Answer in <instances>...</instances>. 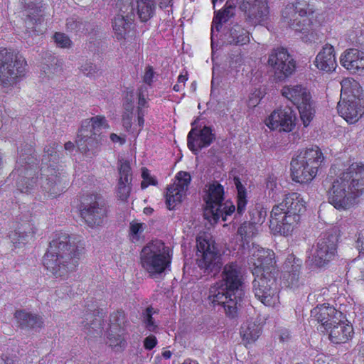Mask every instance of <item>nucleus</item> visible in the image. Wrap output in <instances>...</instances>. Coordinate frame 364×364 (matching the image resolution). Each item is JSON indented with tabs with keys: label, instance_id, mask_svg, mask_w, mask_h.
<instances>
[{
	"label": "nucleus",
	"instance_id": "21",
	"mask_svg": "<svg viewBox=\"0 0 364 364\" xmlns=\"http://www.w3.org/2000/svg\"><path fill=\"white\" fill-rule=\"evenodd\" d=\"M191 181V175L186 171H179L176 176V181L167 188L166 203L169 210H173L181 203L186 195Z\"/></svg>",
	"mask_w": 364,
	"mask_h": 364
},
{
	"label": "nucleus",
	"instance_id": "28",
	"mask_svg": "<svg viewBox=\"0 0 364 364\" xmlns=\"http://www.w3.org/2000/svg\"><path fill=\"white\" fill-rule=\"evenodd\" d=\"M343 67L353 73L364 70V52L355 48L346 50L340 57Z\"/></svg>",
	"mask_w": 364,
	"mask_h": 364
},
{
	"label": "nucleus",
	"instance_id": "12",
	"mask_svg": "<svg viewBox=\"0 0 364 364\" xmlns=\"http://www.w3.org/2000/svg\"><path fill=\"white\" fill-rule=\"evenodd\" d=\"M33 148L31 145H25V148L18 151L16 168L11 175L16 179V186L21 193H31L36 186V178H30L32 175L36 159L33 156Z\"/></svg>",
	"mask_w": 364,
	"mask_h": 364
},
{
	"label": "nucleus",
	"instance_id": "44",
	"mask_svg": "<svg viewBox=\"0 0 364 364\" xmlns=\"http://www.w3.org/2000/svg\"><path fill=\"white\" fill-rule=\"evenodd\" d=\"M35 233L34 228H30L28 230H15L10 234L9 237L14 244H24L31 239Z\"/></svg>",
	"mask_w": 364,
	"mask_h": 364
},
{
	"label": "nucleus",
	"instance_id": "15",
	"mask_svg": "<svg viewBox=\"0 0 364 364\" xmlns=\"http://www.w3.org/2000/svg\"><path fill=\"white\" fill-rule=\"evenodd\" d=\"M282 94L296 106L304 127H307L315 114L309 91L301 85L285 86Z\"/></svg>",
	"mask_w": 364,
	"mask_h": 364
},
{
	"label": "nucleus",
	"instance_id": "47",
	"mask_svg": "<svg viewBox=\"0 0 364 364\" xmlns=\"http://www.w3.org/2000/svg\"><path fill=\"white\" fill-rule=\"evenodd\" d=\"M131 182L119 181L117 188V196L121 200H126L129 196L131 191Z\"/></svg>",
	"mask_w": 364,
	"mask_h": 364
},
{
	"label": "nucleus",
	"instance_id": "3",
	"mask_svg": "<svg viewBox=\"0 0 364 364\" xmlns=\"http://www.w3.org/2000/svg\"><path fill=\"white\" fill-rule=\"evenodd\" d=\"M364 194V165L352 164L332 182L328 201L337 210H346Z\"/></svg>",
	"mask_w": 364,
	"mask_h": 364
},
{
	"label": "nucleus",
	"instance_id": "5",
	"mask_svg": "<svg viewBox=\"0 0 364 364\" xmlns=\"http://www.w3.org/2000/svg\"><path fill=\"white\" fill-rule=\"evenodd\" d=\"M119 12L114 17L112 27L118 40L125 38L129 32L134 17L135 11L142 22H146L155 13L154 0H117Z\"/></svg>",
	"mask_w": 364,
	"mask_h": 364
},
{
	"label": "nucleus",
	"instance_id": "13",
	"mask_svg": "<svg viewBox=\"0 0 364 364\" xmlns=\"http://www.w3.org/2000/svg\"><path fill=\"white\" fill-rule=\"evenodd\" d=\"M338 237L330 232L321 234L310 250L306 264L315 267H325L336 257Z\"/></svg>",
	"mask_w": 364,
	"mask_h": 364
},
{
	"label": "nucleus",
	"instance_id": "63",
	"mask_svg": "<svg viewBox=\"0 0 364 364\" xmlns=\"http://www.w3.org/2000/svg\"><path fill=\"white\" fill-rule=\"evenodd\" d=\"M187 80H188L187 74H186V75L181 74L178 77V83L181 84L182 86H184V84Z\"/></svg>",
	"mask_w": 364,
	"mask_h": 364
},
{
	"label": "nucleus",
	"instance_id": "53",
	"mask_svg": "<svg viewBox=\"0 0 364 364\" xmlns=\"http://www.w3.org/2000/svg\"><path fill=\"white\" fill-rule=\"evenodd\" d=\"M57 147V144L55 142L51 143L49 147L46 146L44 149L45 153L47 154V156L44 155L43 161H52L54 164L57 160L56 151L55 149Z\"/></svg>",
	"mask_w": 364,
	"mask_h": 364
},
{
	"label": "nucleus",
	"instance_id": "7",
	"mask_svg": "<svg viewBox=\"0 0 364 364\" xmlns=\"http://www.w3.org/2000/svg\"><path fill=\"white\" fill-rule=\"evenodd\" d=\"M323 159L321 149L316 146L301 151L291 162L292 180L300 183L311 181L316 176Z\"/></svg>",
	"mask_w": 364,
	"mask_h": 364
},
{
	"label": "nucleus",
	"instance_id": "56",
	"mask_svg": "<svg viewBox=\"0 0 364 364\" xmlns=\"http://www.w3.org/2000/svg\"><path fill=\"white\" fill-rule=\"evenodd\" d=\"M157 338L153 335L146 337L144 340V347L146 350H151L157 345Z\"/></svg>",
	"mask_w": 364,
	"mask_h": 364
},
{
	"label": "nucleus",
	"instance_id": "49",
	"mask_svg": "<svg viewBox=\"0 0 364 364\" xmlns=\"http://www.w3.org/2000/svg\"><path fill=\"white\" fill-rule=\"evenodd\" d=\"M93 316H94L93 314L91 313L87 314V318H86L87 321H83L82 322V323L84 326V327L87 328L89 331H90V329H92L95 331H99V333H101L100 327H98V329H96V328L97 327V326L100 325V321H97V319H95V320L92 319Z\"/></svg>",
	"mask_w": 364,
	"mask_h": 364
},
{
	"label": "nucleus",
	"instance_id": "57",
	"mask_svg": "<svg viewBox=\"0 0 364 364\" xmlns=\"http://www.w3.org/2000/svg\"><path fill=\"white\" fill-rule=\"evenodd\" d=\"M144 90H146V87H141L140 89L139 90V92H138L139 100H138L137 108H147L149 107L148 102L144 97Z\"/></svg>",
	"mask_w": 364,
	"mask_h": 364
},
{
	"label": "nucleus",
	"instance_id": "4",
	"mask_svg": "<svg viewBox=\"0 0 364 364\" xmlns=\"http://www.w3.org/2000/svg\"><path fill=\"white\" fill-rule=\"evenodd\" d=\"M304 201L298 193L286 195L282 203L275 205L271 212L269 228L274 233L287 236L298 224L304 212Z\"/></svg>",
	"mask_w": 364,
	"mask_h": 364
},
{
	"label": "nucleus",
	"instance_id": "20",
	"mask_svg": "<svg viewBox=\"0 0 364 364\" xmlns=\"http://www.w3.org/2000/svg\"><path fill=\"white\" fill-rule=\"evenodd\" d=\"M250 262L253 265L252 274L255 277L265 276L270 272L271 274L277 276V271L274 267V252L269 249L259 248L254 251Z\"/></svg>",
	"mask_w": 364,
	"mask_h": 364
},
{
	"label": "nucleus",
	"instance_id": "48",
	"mask_svg": "<svg viewBox=\"0 0 364 364\" xmlns=\"http://www.w3.org/2000/svg\"><path fill=\"white\" fill-rule=\"evenodd\" d=\"M80 70L84 75L88 77H95L100 70L96 65L89 61L82 64Z\"/></svg>",
	"mask_w": 364,
	"mask_h": 364
},
{
	"label": "nucleus",
	"instance_id": "62",
	"mask_svg": "<svg viewBox=\"0 0 364 364\" xmlns=\"http://www.w3.org/2000/svg\"><path fill=\"white\" fill-rule=\"evenodd\" d=\"M1 359L5 364H14L16 361V358L13 356L9 357L7 355H3Z\"/></svg>",
	"mask_w": 364,
	"mask_h": 364
},
{
	"label": "nucleus",
	"instance_id": "23",
	"mask_svg": "<svg viewBox=\"0 0 364 364\" xmlns=\"http://www.w3.org/2000/svg\"><path fill=\"white\" fill-rule=\"evenodd\" d=\"M215 139V135L210 127H193L187 136L188 149L198 154L203 148L209 146Z\"/></svg>",
	"mask_w": 364,
	"mask_h": 364
},
{
	"label": "nucleus",
	"instance_id": "24",
	"mask_svg": "<svg viewBox=\"0 0 364 364\" xmlns=\"http://www.w3.org/2000/svg\"><path fill=\"white\" fill-rule=\"evenodd\" d=\"M296 116L293 110L285 107L274 110L266 119V125L271 129L279 132H291L295 127Z\"/></svg>",
	"mask_w": 364,
	"mask_h": 364
},
{
	"label": "nucleus",
	"instance_id": "55",
	"mask_svg": "<svg viewBox=\"0 0 364 364\" xmlns=\"http://www.w3.org/2000/svg\"><path fill=\"white\" fill-rule=\"evenodd\" d=\"M134 107V95L133 92H131L129 97L128 95H127L126 100L124 102V109L125 110L124 113L133 114Z\"/></svg>",
	"mask_w": 364,
	"mask_h": 364
},
{
	"label": "nucleus",
	"instance_id": "2",
	"mask_svg": "<svg viewBox=\"0 0 364 364\" xmlns=\"http://www.w3.org/2000/svg\"><path fill=\"white\" fill-rule=\"evenodd\" d=\"M84 250V243L77 237L56 233L43 257V265L55 278L66 279L75 271Z\"/></svg>",
	"mask_w": 364,
	"mask_h": 364
},
{
	"label": "nucleus",
	"instance_id": "26",
	"mask_svg": "<svg viewBox=\"0 0 364 364\" xmlns=\"http://www.w3.org/2000/svg\"><path fill=\"white\" fill-rule=\"evenodd\" d=\"M301 265V259L294 255H288L283 265V282L286 287L296 289L302 284L299 277Z\"/></svg>",
	"mask_w": 364,
	"mask_h": 364
},
{
	"label": "nucleus",
	"instance_id": "39",
	"mask_svg": "<svg viewBox=\"0 0 364 364\" xmlns=\"http://www.w3.org/2000/svg\"><path fill=\"white\" fill-rule=\"evenodd\" d=\"M156 313L157 311L151 306L146 307L141 313V322L144 328L150 332L157 333L159 331V326L153 318V315Z\"/></svg>",
	"mask_w": 364,
	"mask_h": 364
},
{
	"label": "nucleus",
	"instance_id": "38",
	"mask_svg": "<svg viewBox=\"0 0 364 364\" xmlns=\"http://www.w3.org/2000/svg\"><path fill=\"white\" fill-rule=\"evenodd\" d=\"M66 29L68 31L77 35H86L90 32L91 25L79 17L72 16L67 19Z\"/></svg>",
	"mask_w": 364,
	"mask_h": 364
},
{
	"label": "nucleus",
	"instance_id": "42",
	"mask_svg": "<svg viewBox=\"0 0 364 364\" xmlns=\"http://www.w3.org/2000/svg\"><path fill=\"white\" fill-rule=\"evenodd\" d=\"M257 226L248 221L243 223L239 227L237 234L244 242L248 243L250 240L257 235Z\"/></svg>",
	"mask_w": 364,
	"mask_h": 364
},
{
	"label": "nucleus",
	"instance_id": "50",
	"mask_svg": "<svg viewBox=\"0 0 364 364\" xmlns=\"http://www.w3.org/2000/svg\"><path fill=\"white\" fill-rule=\"evenodd\" d=\"M53 38L57 46L60 48H68L71 45L70 39L65 33H55Z\"/></svg>",
	"mask_w": 364,
	"mask_h": 364
},
{
	"label": "nucleus",
	"instance_id": "59",
	"mask_svg": "<svg viewBox=\"0 0 364 364\" xmlns=\"http://www.w3.org/2000/svg\"><path fill=\"white\" fill-rule=\"evenodd\" d=\"M50 58H51L50 66L52 68H50L49 65H47V66H48L49 69H53V72H57L58 68L60 69V68L62 66V62L60 61V60L58 59L57 58H55L54 56H50Z\"/></svg>",
	"mask_w": 364,
	"mask_h": 364
},
{
	"label": "nucleus",
	"instance_id": "41",
	"mask_svg": "<svg viewBox=\"0 0 364 364\" xmlns=\"http://www.w3.org/2000/svg\"><path fill=\"white\" fill-rule=\"evenodd\" d=\"M234 182L237 191V214L242 215L245 210L247 203L246 189L241 183L239 178L235 177Z\"/></svg>",
	"mask_w": 364,
	"mask_h": 364
},
{
	"label": "nucleus",
	"instance_id": "19",
	"mask_svg": "<svg viewBox=\"0 0 364 364\" xmlns=\"http://www.w3.org/2000/svg\"><path fill=\"white\" fill-rule=\"evenodd\" d=\"M240 9L244 13L245 22L251 26L261 24L268 18L267 0H242Z\"/></svg>",
	"mask_w": 364,
	"mask_h": 364
},
{
	"label": "nucleus",
	"instance_id": "58",
	"mask_svg": "<svg viewBox=\"0 0 364 364\" xmlns=\"http://www.w3.org/2000/svg\"><path fill=\"white\" fill-rule=\"evenodd\" d=\"M132 114L124 113L122 115L123 127L128 131L132 127Z\"/></svg>",
	"mask_w": 364,
	"mask_h": 364
},
{
	"label": "nucleus",
	"instance_id": "34",
	"mask_svg": "<svg viewBox=\"0 0 364 364\" xmlns=\"http://www.w3.org/2000/svg\"><path fill=\"white\" fill-rule=\"evenodd\" d=\"M235 6L230 2L226 1L222 10L215 11V16L213 19L211 26V39L213 41V36L215 31L218 32L222 27L223 23L228 22L235 16Z\"/></svg>",
	"mask_w": 364,
	"mask_h": 364
},
{
	"label": "nucleus",
	"instance_id": "22",
	"mask_svg": "<svg viewBox=\"0 0 364 364\" xmlns=\"http://www.w3.org/2000/svg\"><path fill=\"white\" fill-rule=\"evenodd\" d=\"M23 4L24 22L28 33L39 32L37 26L43 21L44 12L42 0H21Z\"/></svg>",
	"mask_w": 364,
	"mask_h": 364
},
{
	"label": "nucleus",
	"instance_id": "64",
	"mask_svg": "<svg viewBox=\"0 0 364 364\" xmlns=\"http://www.w3.org/2000/svg\"><path fill=\"white\" fill-rule=\"evenodd\" d=\"M73 149L74 144L71 141H68L65 144V149L68 151H72Z\"/></svg>",
	"mask_w": 364,
	"mask_h": 364
},
{
	"label": "nucleus",
	"instance_id": "40",
	"mask_svg": "<svg viewBox=\"0 0 364 364\" xmlns=\"http://www.w3.org/2000/svg\"><path fill=\"white\" fill-rule=\"evenodd\" d=\"M129 325V321L122 310H117L113 312L109 316V328L117 330L122 328L127 331V326Z\"/></svg>",
	"mask_w": 364,
	"mask_h": 364
},
{
	"label": "nucleus",
	"instance_id": "61",
	"mask_svg": "<svg viewBox=\"0 0 364 364\" xmlns=\"http://www.w3.org/2000/svg\"><path fill=\"white\" fill-rule=\"evenodd\" d=\"M110 139L114 143L119 142L120 144H123L125 143V139L124 138L121 137V136H119L117 134H114V133L110 134Z\"/></svg>",
	"mask_w": 364,
	"mask_h": 364
},
{
	"label": "nucleus",
	"instance_id": "45",
	"mask_svg": "<svg viewBox=\"0 0 364 364\" xmlns=\"http://www.w3.org/2000/svg\"><path fill=\"white\" fill-rule=\"evenodd\" d=\"M119 165V181H124L125 182H132V168L130 164L128 161L124 159H119L118 161Z\"/></svg>",
	"mask_w": 364,
	"mask_h": 364
},
{
	"label": "nucleus",
	"instance_id": "18",
	"mask_svg": "<svg viewBox=\"0 0 364 364\" xmlns=\"http://www.w3.org/2000/svg\"><path fill=\"white\" fill-rule=\"evenodd\" d=\"M277 277L269 272L265 276L255 277L252 282L255 297L265 306H273L278 301L279 285Z\"/></svg>",
	"mask_w": 364,
	"mask_h": 364
},
{
	"label": "nucleus",
	"instance_id": "52",
	"mask_svg": "<svg viewBox=\"0 0 364 364\" xmlns=\"http://www.w3.org/2000/svg\"><path fill=\"white\" fill-rule=\"evenodd\" d=\"M141 176L143 181L141 183V188H146L149 185H156L157 181L151 176L149 171L147 168H143L141 171Z\"/></svg>",
	"mask_w": 364,
	"mask_h": 364
},
{
	"label": "nucleus",
	"instance_id": "37",
	"mask_svg": "<svg viewBox=\"0 0 364 364\" xmlns=\"http://www.w3.org/2000/svg\"><path fill=\"white\" fill-rule=\"evenodd\" d=\"M260 333L259 325L251 321L244 323L240 328V335L246 344L255 342L259 338Z\"/></svg>",
	"mask_w": 364,
	"mask_h": 364
},
{
	"label": "nucleus",
	"instance_id": "60",
	"mask_svg": "<svg viewBox=\"0 0 364 364\" xmlns=\"http://www.w3.org/2000/svg\"><path fill=\"white\" fill-rule=\"evenodd\" d=\"M355 245L359 252L364 254V237L361 233H358V235Z\"/></svg>",
	"mask_w": 364,
	"mask_h": 364
},
{
	"label": "nucleus",
	"instance_id": "25",
	"mask_svg": "<svg viewBox=\"0 0 364 364\" xmlns=\"http://www.w3.org/2000/svg\"><path fill=\"white\" fill-rule=\"evenodd\" d=\"M41 171L46 176V182L41 188L53 198L60 196L67 186V181L64 176L54 167L53 164H50L46 168H41Z\"/></svg>",
	"mask_w": 364,
	"mask_h": 364
},
{
	"label": "nucleus",
	"instance_id": "8",
	"mask_svg": "<svg viewBox=\"0 0 364 364\" xmlns=\"http://www.w3.org/2000/svg\"><path fill=\"white\" fill-rule=\"evenodd\" d=\"M341 95L343 97L337 105L339 115L347 122H356L364 113V107L361 105L359 83L352 78H345L341 82Z\"/></svg>",
	"mask_w": 364,
	"mask_h": 364
},
{
	"label": "nucleus",
	"instance_id": "43",
	"mask_svg": "<svg viewBox=\"0 0 364 364\" xmlns=\"http://www.w3.org/2000/svg\"><path fill=\"white\" fill-rule=\"evenodd\" d=\"M282 191V186L277 183V178L274 176H269L266 182V193L269 198L274 201L279 198V193Z\"/></svg>",
	"mask_w": 364,
	"mask_h": 364
},
{
	"label": "nucleus",
	"instance_id": "1",
	"mask_svg": "<svg viewBox=\"0 0 364 364\" xmlns=\"http://www.w3.org/2000/svg\"><path fill=\"white\" fill-rule=\"evenodd\" d=\"M245 278L236 262L226 264L220 281L209 289L208 299L214 306L221 305L230 317H235L245 299Z\"/></svg>",
	"mask_w": 364,
	"mask_h": 364
},
{
	"label": "nucleus",
	"instance_id": "17",
	"mask_svg": "<svg viewBox=\"0 0 364 364\" xmlns=\"http://www.w3.org/2000/svg\"><path fill=\"white\" fill-rule=\"evenodd\" d=\"M268 65L274 73L278 81H284L291 76L296 70V62L287 49L283 47L272 48L268 55Z\"/></svg>",
	"mask_w": 364,
	"mask_h": 364
},
{
	"label": "nucleus",
	"instance_id": "35",
	"mask_svg": "<svg viewBox=\"0 0 364 364\" xmlns=\"http://www.w3.org/2000/svg\"><path fill=\"white\" fill-rule=\"evenodd\" d=\"M108 124L105 117L96 116L90 119L82 122L81 128L79 131V136L84 137L89 136L90 134H94L95 132L100 134L102 128H107Z\"/></svg>",
	"mask_w": 364,
	"mask_h": 364
},
{
	"label": "nucleus",
	"instance_id": "11",
	"mask_svg": "<svg viewBox=\"0 0 364 364\" xmlns=\"http://www.w3.org/2000/svg\"><path fill=\"white\" fill-rule=\"evenodd\" d=\"M197 264L207 274H217L223 266L222 255L208 235L197 238Z\"/></svg>",
	"mask_w": 364,
	"mask_h": 364
},
{
	"label": "nucleus",
	"instance_id": "16",
	"mask_svg": "<svg viewBox=\"0 0 364 364\" xmlns=\"http://www.w3.org/2000/svg\"><path fill=\"white\" fill-rule=\"evenodd\" d=\"M108 208L106 200L98 194H92L84 198L81 205L80 215L90 228L101 226L107 216Z\"/></svg>",
	"mask_w": 364,
	"mask_h": 364
},
{
	"label": "nucleus",
	"instance_id": "10",
	"mask_svg": "<svg viewBox=\"0 0 364 364\" xmlns=\"http://www.w3.org/2000/svg\"><path fill=\"white\" fill-rule=\"evenodd\" d=\"M26 61L18 53L0 49V83L4 87L14 86L24 75Z\"/></svg>",
	"mask_w": 364,
	"mask_h": 364
},
{
	"label": "nucleus",
	"instance_id": "30",
	"mask_svg": "<svg viewBox=\"0 0 364 364\" xmlns=\"http://www.w3.org/2000/svg\"><path fill=\"white\" fill-rule=\"evenodd\" d=\"M315 63L317 68L321 70L326 72L334 70L337 63L333 46L326 44L316 55Z\"/></svg>",
	"mask_w": 364,
	"mask_h": 364
},
{
	"label": "nucleus",
	"instance_id": "46",
	"mask_svg": "<svg viewBox=\"0 0 364 364\" xmlns=\"http://www.w3.org/2000/svg\"><path fill=\"white\" fill-rule=\"evenodd\" d=\"M266 215V210H263V208L260 206H255L249 210V221L257 226V225L262 224L264 221Z\"/></svg>",
	"mask_w": 364,
	"mask_h": 364
},
{
	"label": "nucleus",
	"instance_id": "14",
	"mask_svg": "<svg viewBox=\"0 0 364 364\" xmlns=\"http://www.w3.org/2000/svg\"><path fill=\"white\" fill-rule=\"evenodd\" d=\"M315 11V7L309 0H296L288 4L282 11V17L295 31L305 33L310 28L309 16Z\"/></svg>",
	"mask_w": 364,
	"mask_h": 364
},
{
	"label": "nucleus",
	"instance_id": "32",
	"mask_svg": "<svg viewBox=\"0 0 364 364\" xmlns=\"http://www.w3.org/2000/svg\"><path fill=\"white\" fill-rule=\"evenodd\" d=\"M328 331L331 341L336 344L347 342L353 333L352 326L341 322L340 319Z\"/></svg>",
	"mask_w": 364,
	"mask_h": 364
},
{
	"label": "nucleus",
	"instance_id": "33",
	"mask_svg": "<svg viewBox=\"0 0 364 364\" xmlns=\"http://www.w3.org/2000/svg\"><path fill=\"white\" fill-rule=\"evenodd\" d=\"M102 141L100 134L95 132L94 134H90L89 136L77 135L76 144L78 149L88 156L95 155L99 150Z\"/></svg>",
	"mask_w": 364,
	"mask_h": 364
},
{
	"label": "nucleus",
	"instance_id": "31",
	"mask_svg": "<svg viewBox=\"0 0 364 364\" xmlns=\"http://www.w3.org/2000/svg\"><path fill=\"white\" fill-rule=\"evenodd\" d=\"M14 318L18 326L22 329L38 330L42 328L43 321L37 314L27 312L25 310H17L14 314Z\"/></svg>",
	"mask_w": 364,
	"mask_h": 364
},
{
	"label": "nucleus",
	"instance_id": "36",
	"mask_svg": "<svg viewBox=\"0 0 364 364\" xmlns=\"http://www.w3.org/2000/svg\"><path fill=\"white\" fill-rule=\"evenodd\" d=\"M126 334L127 331L122 328L117 330L109 328L107 332V343L116 350H122L127 346Z\"/></svg>",
	"mask_w": 364,
	"mask_h": 364
},
{
	"label": "nucleus",
	"instance_id": "51",
	"mask_svg": "<svg viewBox=\"0 0 364 364\" xmlns=\"http://www.w3.org/2000/svg\"><path fill=\"white\" fill-rule=\"evenodd\" d=\"M146 224L142 223L132 222L129 225L130 233L133 237L138 239L146 228Z\"/></svg>",
	"mask_w": 364,
	"mask_h": 364
},
{
	"label": "nucleus",
	"instance_id": "9",
	"mask_svg": "<svg viewBox=\"0 0 364 364\" xmlns=\"http://www.w3.org/2000/svg\"><path fill=\"white\" fill-rule=\"evenodd\" d=\"M142 267L151 276L163 273L171 264L170 249L161 240L149 242L140 254Z\"/></svg>",
	"mask_w": 364,
	"mask_h": 364
},
{
	"label": "nucleus",
	"instance_id": "27",
	"mask_svg": "<svg viewBox=\"0 0 364 364\" xmlns=\"http://www.w3.org/2000/svg\"><path fill=\"white\" fill-rule=\"evenodd\" d=\"M311 317H314L318 323H321L320 330L328 331L329 328H331L333 324L336 323V321L339 320L341 317L342 313L338 311L333 306H326L322 305L321 306H316L311 311Z\"/></svg>",
	"mask_w": 364,
	"mask_h": 364
},
{
	"label": "nucleus",
	"instance_id": "54",
	"mask_svg": "<svg viewBox=\"0 0 364 364\" xmlns=\"http://www.w3.org/2000/svg\"><path fill=\"white\" fill-rule=\"evenodd\" d=\"M155 75V72L151 66H146L145 68V73L143 76V82L146 84L151 85L153 82V78Z\"/></svg>",
	"mask_w": 364,
	"mask_h": 364
},
{
	"label": "nucleus",
	"instance_id": "6",
	"mask_svg": "<svg viewBox=\"0 0 364 364\" xmlns=\"http://www.w3.org/2000/svg\"><path fill=\"white\" fill-rule=\"evenodd\" d=\"M205 202L203 216L210 224L216 223L221 219L228 221L232 219L235 206L230 200L224 202V188L218 181H213L205 186Z\"/></svg>",
	"mask_w": 364,
	"mask_h": 364
},
{
	"label": "nucleus",
	"instance_id": "29",
	"mask_svg": "<svg viewBox=\"0 0 364 364\" xmlns=\"http://www.w3.org/2000/svg\"><path fill=\"white\" fill-rule=\"evenodd\" d=\"M223 41L226 45L241 46L250 42V33L242 26L235 23L223 33Z\"/></svg>",
	"mask_w": 364,
	"mask_h": 364
}]
</instances>
